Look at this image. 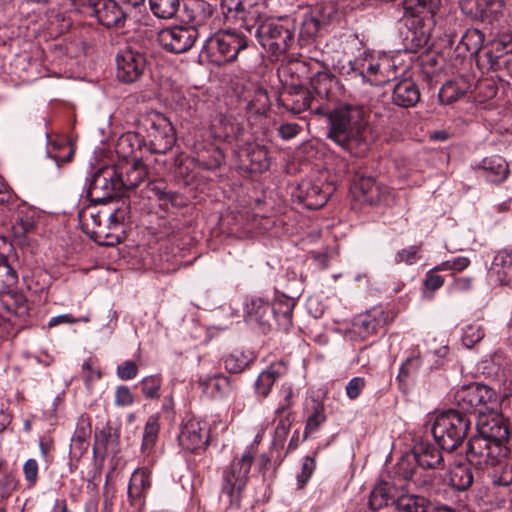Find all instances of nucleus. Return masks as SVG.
I'll list each match as a JSON object with an SVG mask.
<instances>
[{"instance_id": "obj_1", "label": "nucleus", "mask_w": 512, "mask_h": 512, "mask_svg": "<svg viewBox=\"0 0 512 512\" xmlns=\"http://www.w3.org/2000/svg\"><path fill=\"white\" fill-rule=\"evenodd\" d=\"M312 86L319 102L315 114L327 118L328 138L352 155L364 156L370 149V139L363 108L350 104L334 105L336 80L327 73H317L312 78Z\"/></svg>"}, {"instance_id": "obj_2", "label": "nucleus", "mask_w": 512, "mask_h": 512, "mask_svg": "<svg viewBox=\"0 0 512 512\" xmlns=\"http://www.w3.org/2000/svg\"><path fill=\"white\" fill-rule=\"evenodd\" d=\"M507 400L501 402L502 412L487 409L478 416L477 435L469 439L466 459L477 469H486L501 464L510 454V425L508 423Z\"/></svg>"}, {"instance_id": "obj_3", "label": "nucleus", "mask_w": 512, "mask_h": 512, "mask_svg": "<svg viewBox=\"0 0 512 512\" xmlns=\"http://www.w3.org/2000/svg\"><path fill=\"white\" fill-rule=\"evenodd\" d=\"M270 5L271 2L264 7V15L257 21H251L245 30L250 35L254 34L264 48L278 57L292 46L296 24L294 19L288 16L272 18Z\"/></svg>"}, {"instance_id": "obj_4", "label": "nucleus", "mask_w": 512, "mask_h": 512, "mask_svg": "<svg viewBox=\"0 0 512 512\" xmlns=\"http://www.w3.org/2000/svg\"><path fill=\"white\" fill-rule=\"evenodd\" d=\"M468 415L450 409L437 415L432 425V434L439 447L447 452L458 449L471 428Z\"/></svg>"}, {"instance_id": "obj_5", "label": "nucleus", "mask_w": 512, "mask_h": 512, "mask_svg": "<svg viewBox=\"0 0 512 512\" xmlns=\"http://www.w3.org/2000/svg\"><path fill=\"white\" fill-rule=\"evenodd\" d=\"M248 46V38L237 30H221L204 43V53L211 63L221 66L237 59L239 52Z\"/></svg>"}, {"instance_id": "obj_6", "label": "nucleus", "mask_w": 512, "mask_h": 512, "mask_svg": "<svg viewBox=\"0 0 512 512\" xmlns=\"http://www.w3.org/2000/svg\"><path fill=\"white\" fill-rule=\"evenodd\" d=\"M255 449L247 448L240 458H235L223 474L222 493L229 498L230 506L239 508L242 491L254 461Z\"/></svg>"}, {"instance_id": "obj_7", "label": "nucleus", "mask_w": 512, "mask_h": 512, "mask_svg": "<svg viewBox=\"0 0 512 512\" xmlns=\"http://www.w3.org/2000/svg\"><path fill=\"white\" fill-rule=\"evenodd\" d=\"M140 125L145 129V146L151 153L165 154L175 143L174 128L161 113L151 112L143 116Z\"/></svg>"}, {"instance_id": "obj_8", "label": "nucleus", "mask_w": 512, "mask_h": 512, "mask_svg": "<svg viewBox=\"0 0 512 512\" xmlns=\"http://www.w3.org/2000/svg\"><path fill=\"white\" fill-rule=\"evenodd\" d=\"M454 399L458 407L457 411L464 415L477 413L479 416L487 412V409L496 408L498 404L496 392L480 383L463 386L456 392Z\"/></svg>"}, {"instance_id": "obj_9", "label": "nucleus", "mask_w": 512, "mask_h": 512, "mask_svg": "<svg viewBox=\"0 0 512 512\" xmlns=\"http://www.w3.org/2000/svg\"><path fill=\"white\" fill-rule=\"evenodd\" d=\"M335 186L323 175L315 179H303L297 186L295 197L308 209L322 208L334 193Z\"/></svg>"}, {"instance_id": "obj_10", "label": "nucleus", "mask_w": 512, "mask_h": 512, "mask_svg": "<svg viewBox=\"0 0 512 512\" xmlns=\"http://www.w3.org/2000/svg\"><path fill=\"white\" fill-rule=\"evenodd\" d=\"M122 192L118 170L113 166H104L92 176L88 188V197L93 202H102L112 199Z\"/></svg>"}, {"instance_id": "obj_11", "label": "nucleus", "mask_w": 512, "mask_h": 512, "mask_svg": "<svg viewBox=\"0 0 512 512\" xmlns=\"http://www.w3.org/2000/svg\"><path fill=\"white\" fill-rule=\"evenodd\" d=\"M273 0H221L220 6L226 19H235L241 22L244 29L251 21H257L264 15V7Z\"/></svg>"}, {"instance_id": "obj_12", "label": "nucleus", "mask_w": 512, "mask_h": 512, "mask_svg": "<svg viewBox=\"0 0 512 512\" xmlns=\"http://www.w3.org/2000/svg\"><path fill=\"white\" fill-rule=\"evenodd\" d=\"M198 37V30L192 25L172 26L158 33V41L163 49L175 54L190 50Z\"/></svg>"}, {"instance_id": "obj_13", "label": "nucleus", "mask_w": 512, "mask_h": 512, "mask_svg": "<svg viewBox=\"0 0 512 512\" xmlns=\"http://www.w3.org/2000/svg\"><path fill=\"white\" fill-rule=\"evenodd\" d=\"M317 93L311 85V90L298 84L285 85L279 95L278 103L286 110L300 114L301 112L311 109L315 113V108L319 105L316 100Z\"/></svg>"}, {"instance_id": "obj_14", "label": "nucleus", "mask_w": 512, "mask_h": 512, "mask_svg": "<svg viewBox=\"0 0 512 512\" xmlns=\"http://www.w3.org/2000/svg\"><path fill=\"white\" fill-rule=\"evenodd\" d=\"M436 19L429 16L423 18L422 16L407 17L405 18V25L408 28L404 37L405 47L411 52H417L424 48L433 32L435 31Z\"/></svg>"}, {"instance_id": "obj_15", "label": "nucleus", "mask_w": 512, "mask_h": 512, "mask_svg": "<svg viewBox=\"0 0 512 512\" xmlns=\"http://www.w3.org/2000/svg\"><path fill=\"white\" fill-rule=\"evenodd\" d=\"M116 65L117 78L124 83H134L145 71L146 58L138 51L124 49L118 53Z\"/></svg>"}, {"instance_id": "obj_16", "label": "nucleus", "mask_w": 512, "mask_h": 512, "mask_svg": "<svg viewBox=\"0 0 512 512\" xmlns=\"http://www.w3.org/2000/svg\"><path fill=\"white\" fill-rule=\"evenodd\" d=\"M81 13L95 16L99 23L107 28L123 27L126 20L124 11L114 0L92 1Z\"/></svg>"}, {"instance_id": "obj_17", "label": "nucleus", "mask_w": 512, "mask_h": 512, "mask_svg": "<svg viewBox=\"0 0 512 512\" xmlns=\"http://www.w3.org/2000/svg\"><path fill=\"white\" fill-rule=\"evenodd\" d=\"M128 213V206L123 203L113 212H108L106 210L94 211V209L88 208L80 212L79 218L86 233L92 236V230H96L97 227H100L103 224V221H110L113 224V227L117 228L120 223L125 221Z\"/></svg>"}, {"instance_id": "obj_18", "label": "nucleus", "mask_w": 512, "mask_h": 512, "mask_svg": "<svg viewBox=\"0 0 512 512\" xmlns=\"http://www.w3.org/2000/svg\"><path fill=\"white\" fill-rule=\"evenodd\" d=\"M115 168L118 170V179L123 190L134 189L148 176L147 166L138 157L119 161Z\"/></svg>"}, {"instance_id": "obj_19", "label": "nucleus", "mask_w": 512, "mask_h": 512, "mask_svg": "<svg viewBox=\"0 0 512 512\" xmlns=\"http://www.w3.org/2000/svg\"><path fill=\"white\" fill-rule=\"evenodd\" d=\"M181 447L189 452H195L208 445V427L205 422L189 419L182 427L178 436Z\"/></svg>"}, {"instance_id": "obj_20", "label": "nucleus", "mask_w": 512, "mask_h": 512, "mask_svg": "<svg viewBox=\"0 0 512 512\" xmlns=\"http://www.w3.org/2000/svg\"><path fill=\"white\" fill-rule=\"evenodd\" d=\"M245 320L249 324H254L266 333L271 329V305L261 297H252L245 304Z\"/></svg>"}, {"instance_id": "obj_21", "label": "nucleus", "mask_w": 512, "mask_h": 512, "mask_svg": "<svg viewBox=\"0 0 512 512\" xmlns=\"http://www.w3.org/2000/svg\"><path fill=\"white\" fill-rule=\"evenodd\" d=\"M435 355L433 352H426L424 354H413L408 357L401 365L399 369V373L397 375V380L399 382L400 387H403L406 384V381L412 377H414L420 371H430L433 368L431 361L434 359Z\"/></svg>"}, {"instance_id": "obj_22", "label": "nucleus", "mask_w": 512, "mask_h": 512, "mask_svg": "<svg viewBox=\"0 0 512 512\" xmlns=\"http://www.w3.org/2000/svg\"><path fill=\"white\" fill-rule=\"evenodd\" d=\"M374 65V54L363 52L354 59H350L339 66L340 74L349 77H360L371 84L373 70L369 66Z\"/></svg>"}, {"instance_id": "obj_23", "label": "nucleus", "mask_w": 512, "mask_h": 512, "mask_svg": "<svg viewBox=\"0 0 512 512\" xmlns=\"http://www.w3.org/2000/svg\"><path fill=\"white\" fill-rule=\"evenodd\" d=\"M270 305L272 320H275L280 330L288 332L293 324V309L296 300L286 295H277Z\"/></svg>"}, {"instance_id": "obj_24", "label": "nucleus", "mask_w": 512, "mask_h": 512, "mask_svg": "<svg viewBox=\"0 0 512 512\" xmlns=\"http://www.w3.org/2000/svg\"><path fill=\"white\" fill-rule=\"evenodd\" d=\"M413 460L424 469H442L444 459L441 451L429 442H419L412 449Z\"/></svg>"}, {"instance_id": "obj_25", "label": "nucleus", "mask_w": 512, "mask_h": 512, "mask_svg": "<svg viewBox=\"0 0 512 512\" xmlns=\"http://www.w3.org/2000/svg\"><path fill=\"white\" fill-rule=\"evenodd\" d=\"M287 372L288 367L283 361H276L271 363L267 369L259 374L254 384L255 393L257 396L266 398L269 395L274 383L278 379L285 376Z\"/></svg>"}, {"instance_id": "obj_26", "label": "nucleus", "mask_w": 512, "mask_h": 512, "mask_svg": "<svg viewBox=\"0 0 512 512\" xmlns=\"http://www.w3.org/2000/svg\"><path fill=\"white\" fill-rule=\"evenodd\" d=\"M391 99L399 107H414L420 100V90L413 80L403 79L394 86Z\"/></svg>"}, {"instance_id": "obj_27", "label": "nucleus", "mask_w": 512, "mask_h": 512, "mask_svg": "<svg viewBox=\"0 0 512 512\" xmlns=\"http://www.w3.org/2000/svg\"><path fill=\"white\" fill-rule=\"evenodd\" d=\"M509 54H512V35L503 34L493 40L485 52L490 69L505 64V59Z\"/></svg>"}, {"instance_id": "obj_28", "label": "nucleus", "mask_w": 512, "mask_h": 512, "mask_svg": "<svg viewBox=\"0 0 512 512\" xmlns=\"http://www.w3.org/2000/svg\"><path fill=\"white\" fill-rule=\"evenodd\" d=\"M479 167L484 172L486 179L491 183H501L505 181L510 172L508 163L499 155L485 157Z\"/></svg>"}, {"instance_id": "obj_29", "label": "nucleus", "mask_w": 512, "mask_h": 512, "mask_svg": "<svg viewBox=\"0 0 512 512\" xmlns=\"http://www.w3.org/2000/svg\"><path fill=\"white\" fill-rule=\"evenodd\" d=\"M386 323L384 312L373 310L359 315L353 322V329L360 337L366 338L374 334Z\"/></svg>"}, {"instance_id": "obj_30", "label": "nucleus", "mask_w": 512, "mask_h": 512, "mask_svg": "<svg viewBox=\"0 0 512 512\" xmlns=\"http://www.w3.org/2000/svg\"><path fill=\"white\" fill-rule=\"evenodd\" d=\"M151 486L150 472L146 469L135 470L128 484V498L132 505L137 501L144 502V497Z\"/></svg>"}, {"instance_id": "obj_31", "label": "nucleus", "mask_w": 512, "mask_h": 512, "mask_svg": "<svg viewBox=\"0 0 512 512\" xmlns=\"http://www.w3.org/2000/svg\"><path fill=\"white\" fill-rule=\"evenodd\" d=\"M369 69L373 70V85L386 83L396 74V64L393 58L386 54H374V65L369 66Z\"/></svg>"}, {"instance_id": "obj_32", "label": "nucleus", "mask_w": 512, "mask_h": 512, "mask_svg": "<svg viewBox=\"0 0 512 512\" xmlns=\"http://www.w3.org/2000/svg\"><path fill=\"white\" fill-rule=\"evenodd\" d=\"M470 83L463 77H458L444 83L438 97L441 103L451 104L463 97L470 89Z\"/></svg>"}, {"instance_id": "obj_33", "label": "nucleus", "mask_w": 512, "mask_h": 512, "mask_svg": "<svg viewBox=\"0 0 512 512\" xmlns=\"http://www.w3.org/2000/svg\"><path fill=\"white\" fill-rule=\"evenodd\" d=\"M440 0H405L404 17H417L422 16L428 18L429 16L435 19V13L439 8Z\"/></svg>"}, {"instance_id": "obj_34", "label": "nucleus", "mask_w": 512, "mask_h": 512, "mask_svg": "<svg viewBox=\"0 0 512 512\" xmlns=\"http://www.w3.org/2000/svg\"><path fill=\"white\" fill-rule=\"evenodd\" d=\"M483 43V33L478 29H469L462 35L455 50L458 52V55H463L466 52L474 55L481 50Z\"/></svg>"}, {"instance_id": "obj_35", "label": "nucleus", "mask_w": 512, "mask_h": 512, "mask_svg": "<svg viewBox=\"0 0 512 512\" xmlns=\"http://www.w3.org/2000/svg\"><path fill=\"white\" fill-rule=\"evenodd\" d=\"M246 157L249 161L248 168L251 172H263L270 166L268 151L264 146L251 145L246 149Z\"/></svg>"}, {"instance_id": "obj_36", "label": "nucleus", "mask_w": 512, "mask_h": 512, "mask_svg": "<svg viewBox=\"0 0 512 512\" xmlns=\"http://www.w3.org/2000/svg\"><path fill=\"white\" fill-rule=\"evenodd\" d=\"M140 138L136 133H125L121 135L116 143V152L122 160L132 159L140 149Z\"/></svg>"}, {"instance_id": "obj_37", "label": "nucleus", "mask_w": 512, "mask_h": 512, "mask_svg": "<svg viewBox=\"0 0 512 512\" xmlns=\"http://www.w3.org/2000/svg\"><path fill=\"white\" fill-rule=\"evenodd\" d=\"M473 480L472 470L466 464H458L450 472V485L458 491L467 490Z\"/></svg>"}, {"instance_id": "obj_38", "label": "nucleus", "mask_w": 512, "mask_h": 512, "mask_svg": "<svg viewBox=\"0 0 512 512\" xmlns=\"http://www.w3.org/2000/svg\"><path fill=\"white\" fill-rule=\"evenodd\" d=\"M120 223L117 228L113 227L110 221H104L96 230H92V238L95 242L103 246H112L120 241L118 231L120 230Z\"/></svg>"}, {"instance_id": "obj_39", "label": "nucleus", "mask_w": 512, "mask_h": 512, "mask_svg": "<svg viewBox=\"0 0 512 512\" xmlns=\"http://www.w3.org/2000/svg\"><path fill=\"white\" fill-rule=\"evenodd\" d=\"M160 431L159 415H151L145 424L141 449L143 453L149 454L158 439Z\"/></svg>"}, {"instance_id": "obj_40", "label": "nucleus", "mask_w": 512, "mask_h": 512, "mask_svg": "<svg viewBox=\"0 0 512 512\" xmlns=\"http://www.w3.org/2000/svg\"><path fill=\"white\" fill-rule=\"evenodd\" d=\"M396 509L403 512H425L428 500L425 497L406 494L393 500Z\"/></svg>"}, {"instance_id": "obj_41", "label": "nucleus", "mask_w": 512, "mask_h": 512, "mask_svg": "<svg viewBox=\"0 0 512 512\" xmlns=\"http://www.w3.org/2000/svg\"><path fill=\"white\" fill-rule=\"evenodd\" d=\"M149 7L159 19H172L180 8V0H149Z\"/></svg>"}, {"instance_id": "obj_42", "label": "nucleus", "mask_w": 512, "mask_h": 512, "mask_svg": "<svg viewBox=\"0 0 512 512\" xmlns=\"http://www.w3.org/2000/svg\"><path fill=\"white\" fill-rule=\"evenodd\" d=\"M325 24L319 18V14L312 11L303 14L299 35L301 38L310 39L318 34Z\"/></svg>"}, {"instance_id": "obj_43", "label": "nucleus", "mask_w": 512, "mask_h": 512, "mask_svg": "<svg viewBox=\"0 0 512 512\" xmlns=\"http://www.w3.org/2000/svg\"><path fill=\"white\" fill-rule=\"evenodd\" d=\"M35 229V217L32 211L19 212L12 225L13 234L17 238L25 237Z\"/></svg>"}, {"instance_id": "obj_44", "label": "nucleus", "mask_w": 512, "mask_h": 512, "mask_svg": "<svg viewBox=\"0 0 512 512\" xmlns=\"http://www.w3.org/2000/svg\"><path fill=\"white\" fill-rule=\"evenodd\" d=\"M16 271L5 260L0 261V294H10L16 286Z\"/></svg>"}, {"instance_id": "obj_45", "label": "nucleus", "mask_w": 512, "mask_h": 512, "mask_svg": "<svg viewBox=\"0 0 512 512\" xmlns=\"http://www.w3.org/2000/svg\"><path fill=\"white\" fill-rule=\"evenodd\" d=\"M270 107V100L267 91L258 87L254 90L252 98L247 103V110L250 113L261 115L266 113Z\"/></svg>"}, {"instance_id": "obj_46", "label": "nucleus", "mask_w": 512, "mask_h": 512, "mask_svg": "<svg viewBox=\"0 0 512 512\" xmlns=\"http://www.w3.org/2000/svg\"><path fill=\"white\" fill-rule=\"evenodd\" d=\"M326 420L324 405L318 401H313L311 413L307 417L305 425V436L315 432Z\"/></svg>"}, {"instance_id": "obj_47", "label": "nucleus", "mask_w": 512, "mask_h": 512, "mask_svg": "<svg viewBox=\"0 0 512 512\" xmlns=\"http://www.w3.org/2000/svg\"><path fill=\"white\" fill-rule=\"evenodd\" d=\"M356 188L362 193L369 204H374L379 199V186L372 177H360L356 182Z\"/></svg>"}, {"instance_id": "obj_48", "label": "nucleus", "mask_w": 512, "mask_h": 512, "mask_svg": "<svg viewBox=\"0 0 512 512\" xmlns=\"http://www.w3.org/2000/svg\"><path fill=\"white\" fill-rule=\"evenodd\" d=\"M278 423L275 428L274 443L283 445L294 421L293 413H276Z\"/></svg>"}, {"instance_id": "obj_49", "label": "nucleus", "mask_w": 512, "mask_h": 512, "mask_svg": "<svg viewBox=\"0 0 512 512\" xmlns=\"http://www.w3.org/2000/svg\"><path fill=\"white\" fill-rule=\"evenodd\" d=\"M249 362L250 358L240 351H234L224 358L225 369L230 373L242 372Z\"/></svg>"}, {"instance_id": "obj_50", "label": "nucleus", "mask_w": 512, "mask_h": 512, "mask_svg": "<svg viewBox=\"0 0 512 512\" xmlns=\"http://www.w3.org/2000/svg\"><path fill=\"white\" fill-rule=\"evenodd\" d=\"M485 336L483 327L478 323L467 325L462 334V342L467 348H472L479 343Z\"/></svg>"}, {"instance_id": "obj_51", "label": "nucleus", "mask_w": 512, "mask_h": 512, "mask_svg": "<svg viewBox=\"0 0 512 512\" xmlns=\"http://www.w3.org/2000/svg\"><path fill=\"white\" fill-rule=\"evenodd\" d=\"M191 11L193 12L191 17L192 26L197 27L201 26L206 19L212 16L213 7L204 1H197L192 5Z\"/></svg>"}, {"instance_id": "obj_52", "label": "nucleus", "mask_w": 512, "mask_h": 512, "mask_svg": "<svg viewBox=\"0 0 512 512\" xmlns=\"http://www.w3.org/2000/svg\"><path fill=\"white\" fill-rule=\"evenodd\" d=\"M141 391L147 399H158L161 387V378L157 375L144 377L141 382Z\"/></svg>"}, {"instance_id": "obj_53", "label": "nucleus", "mask_w": 512, "mask_h": 512, "mask_svg": "<svg viewBox=\"0 0 512 512\" xmlns=\"http://www.w3.org/2000/svg\"><path fill=\"white\" fill-rule=\"evenodd\" d=\"M390 501H392V498L389 495L387 488L381 485L375 487L371 491L369 497V506L372 510L376 511L384 506H387Z\"/></svg>"}, {"instance_id": "obj_54", "label": "nucleus", "mask_w": 512, "mask_h": 512, "mask_svg": "<svg viewBox=\"0 0 512 512\" xmlns=\"http://www.w3.org/2000/svg\"><path fill=\"white\" fill-rule=\"evenodd\" d=\"M479 6L482 16L492 19L502 14L505 8L503 0H479Z\"/></svg>"}, {"instance_id": "obj_55", "label": "nucleus", "mask_w": 512, "mask_h": 512, "mask_svg": "<svg viewBox=\"0 0 512 512\" xmlns=\"http://www.w3.org/2000/svg\"><path fill=\"white\" fill-rule=\"evenodd\" d=\"M421 250V245H413L408 248H404L399 250L395 254L394 261L396 264L405 263L407 265H412L419 260V251Z\"/></svg>"}, {"instance_id": "obj_56", "label": "nucleus", "mask_w": 512, "mask_h": 512, "mask_svg": "<svg viewBox=\"0 0 512 512\" xmlns=\"http://www.w3.org/2000/svg\"><path fill=\"white\" fill-rule=\"evenodd\" d=\"M279 394L281 395L282 399L279 402V406L276 409L275 413H292L290 408L293 405L292 398L294 397V391L292 388V385L289 383H283Z\"/></svg>"}, {"instance_id": "obj_57", "label": "nucleus", "mask_w": 512, "mask_h": 512, "mask_svg": "<svg viewBox=\"0 0 512 512\" xmlns=\"http://www.w3.org/2000/svg\"><path fill=\"white\" fill-rule=\"evenodd\" d=\"M18 481L12 472H4L0 477V501L7 499L16 490Z\"/></svg>"}, {"instance_id": "obj_58", "label": "nucleus", "mask_w": 512, "mask_h": 512, "mask_svg": "<svg viewBox=\"0 0 512 512\" xmlns=\"http://www.w3.org/2000/svg\"><path fill=\"white\" fill-rule=\"evenodd\" d=\"M11 300L8 303L9 310L13 311L18 316H24L28 313L27 299L22 293L7 294Z\"/></svg>"}, {"instance_id": "obj_59", "label": "nucleus", "mask_w": 512, "mask_h": 512, "mask_svg": "<svg viewBox=\"0 0 512 512\" xmlns=\"http://www.w3.org/2000/svg\"><path fill=\"white\" fill-rule=\"evenodd\" d=\"M208 386L220 396H228L234 390L231 381L225 376L209 380Z\"/></svg>"}, {"instance_id": "obj_60", "label": "nucleus", "mask_w": 512, "mask_h": 512, "mask_svg": "<svg viewBox=\"0 0 512 512\" xmlns=\"http://www.w3.org/2000/svg\"><path fill=\"white\" fill-rule=\"evenodd\" d=\"M38 463L35 459H28L23 465V474L29 487H34L38 481Z\"/></svg>"}, {"instance_id": "obj_61", "label": "nucleus", "mask_w": 512, "mask_h": 512, "mask_svg": "<svg viewBox=\"0 0 512 512\" xmlns=\"http://www.w3.org/2000/svg\"><path fill=\"white\" fill-rule=\"evenodd\" d=\"M312 12L319 14V18L326 25L336 16L337 7L334 2L330 1L318 5Z\"/></svg>"}, {"instance_id": "obj_62", "label": "nucleus", "mask_w": 512, "mask_h": 512, "mask_svg": "<svg viewBox=\"0 0 512 512\" xmlns=\"http://www.w3.org/2000/svg\"><path fill=\"white\" fill-rule=\"evenodd\" d=\"M315 460L312 457H305L302 463L301 473L297 475L298 487L303 488V486L308 482L310 477L312 476L315 470Z\"/></svg>"}, {"instance_id": "obj_63", "label": "nucleus", "mask_w": 512, "mask_h": 512, "mask_svg": "<svg viewBox=\"0 0 512 512\" xmlns=\"http://www.w3.org/2000/svg\"><path fill=\"white\" fill-rule=\"evenodd\" d=\"M86 436L87 433L84 429L75 432L74 436L71 439V452L82 455L87 450L88 442L86 441Z\"/></svg>"}, {"instance_id": "obj_64", "label": "nucleus", "mask_w": 512, "mask_h": 512, "mask_svg": "<svg viewBox=\"0 0 512 512\" xmlns=\"http://www.w3.org/2000/svg\"><path fill=\"white\" fill-rule=\"evenodd\" d=\"M138 366L134 361L127 360L117 367V376L121 380H130L137 376Z\"/></svg>"}]
</instances>
